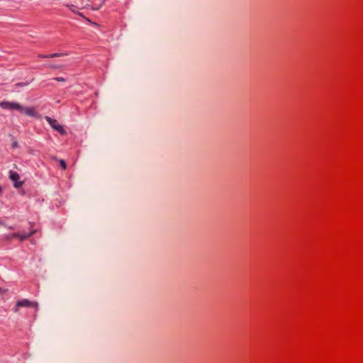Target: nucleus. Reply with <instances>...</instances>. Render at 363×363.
I'll return each mask as SVG.
<instances>
[{
  "mask_svg": "<svg viewBox=\"0 0 363 363\" xmlns=\"http://www.w3.org/2000/svg\"><path fill=\"white\" fill-rule=\"evenodd\" d=\"M12 147H13V148H17V147H18V142H17V141H13V142L12 143Z\"/></svg>",
  "mask_w": 363,
  "mask_h": 363,
  "instance_id": "10",
  "label": "nucleus"
},
{
  "mask_svg": "<svg viewBox=\"0 0 363 363\" xmlns=\"http://www.w3.org/2000/svg\"><path fill=\"white\" fill-rule=\"evenodd\" d=\"M50 67L53 68V69H57V68L61 67V66H60V65H50Z\"/></svg>",
  "mask_w": 363,
  "mask_h": 363,
  "instance_id": "11",
  "label": "nucleus"
},
{
  "mask_svg": "<svg viewBox=\"0 0 363 363\" xmlns=\"http://www.w3.org/2000/svg\"><path fill=\"white\" fill-rule=\"evenodd\" d=\"M9 178L11 180H12L13 182H14V187L15 188H20L21 186H22L23 185V182H19V179H20V176L19 174L16 172H13V171H10L9 172Z\"/></svg>",
  "mask_w": 363,
  "mask_h": 363,
  "instance_id": "4",
  "label": "nucleus"
},
{
  "mask_svg": "<svg viewBox=\"0 0 363 363\" xmlns=\"http://www.w3.org/2000/svg\"><path fill=\"white\" fill-rule=\"evenodd\" d=\"M54 79L57 82H65V79L63 77H55Z\"/></svg>",
  "mask_w": 363,
  "mask_h": 363,
  "instance_id": "9",
  "label": "nucleus"
},
{
  "mask_svg": "<svg viewBox=\"0 0 363 363\" xmlns=\"http://www.w3.org/2000/svg\"><path fill=\"white\" fill-rule=\"evenodd\" d=\"M36 232L35 230H31L28 234H19V233H13L11 236L8 237L7 238H18L20 240L23 241L28 238L30 237L32 235H33Z\"/></svg>",
  "mask_w": 363,
  "mask_h": 363,
  "instance_id": "5",
  "label": "nucleus"
},
{
  "mask_svg": "<svg viewBox=\"0 0 363 363\" xmlns=\"http://www.w3.org/2000/svg\"><path fill=\"white\" fill-rule=\"evenodd\" d=\"M19 307H33L38 309V303L35 301H30L28 299H23L17 302L15 308V312L18 311V308Z\"/></svg>",
  "mask_w": 363,
  "mask_h": 363,
  "instance_id": "3",
  "label": "nucleus"
},
{
  "mask_svg": "<svg viewBox=\"0 0 363 363\" xmlns=\"http://www.w3.org/2000/svg\"><path fill=\"white\" fill-rule=\"evenodd\" d=\"M64 55H67V54L62 53V52H56V53H53V54L48 55H40L39 57H43V58H48V57H61V56H64Z\"/></svg>",
  "mask_w": 363,
  "mask_h": 363,
  "instance_id": "6",
  "label": "nucleus"
},
{
  "mask_svg": "<svg viewBox=\"0 0 363 363\" xmlns=\"http://www.w3.org/2000/svg\"><path fill=\"white\" fill-rule=\"evenodd\" d=\"M45 120L53 129L58 131L60 134L64 135L66 133V131L63 127L57 123V120L53 119L49 116H46Z\"/></svg>",
  "mask_w": 363,
  "mask_h": 363,
  "instance_id": "2",
  "label": "nucleus"
},
{
  "mask_svg": "<svg viewBox=\"0 0 363 363\" xmlns=\"http://www.w3.org/2000/svg\"><path fill=\"white\" fill-rule=\"evenodd\" d=\"M66 6L68 7L73 13H77L75 11V7L72 4H66Z\"/></svg>",
  "mask_w": 363,
  "mask_h": 363,
  "instance_id": "8",
  "label": "nucleus"
},
{
  "mask_svg": "<svg viewBox=\"0 0 363 363\" xmlns=\"http://www.w3.org/2000/svg\"><path fill=\"white\" fill-rule=\"evenodd\" d=\"M0 107L4 109L16 110L21 113L25 114L28 116H35L36 111L32 107H23L20 104L16 102L1 101L0 102Z\"/></svg>",
  "mask_w": 363,
  "mask_h": 363,
  "instance_id": "1",
  "label": "nucleus"
},
{
  "mask_svg": "<svg viewBox=\"0 0 363 363\" xmlns=\"http://www.w3.org/2000/svg\"><path fill=\"white\" fill-rule=\"evenodd\" d=\"M60 164L62 169H65L67 168V164L64 160H60Z\"/></svg>",
  "mask_w": 363,
  "mask_h": 363,
  "instance_id": "7",
  "label": "nucleus"
}]
</instances>
